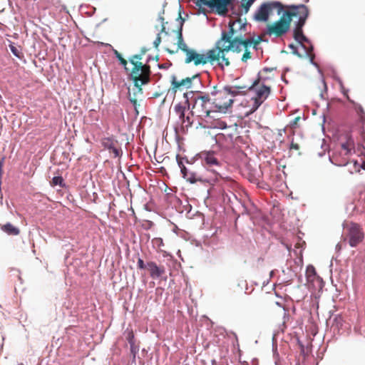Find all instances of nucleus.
Instances as JSON below:
<instances>
[{"mask_svg":"<svg viewBox=\"0 0 365 365\" xmlns=\"http://www.w3.org/2000/svg\"><path fill=\"white\" fill-rule=\"evenodd\" d=\"M194 82H196L197 84L200 83L199 75L187 77L180 81H178L176 77L173 76L171 80V89L173 93H176L178 91H182L184 88H193Z\"/></svg>","mask_w":365,"mask_h":365,"instance_id":"9d476101","label":"nucleus"},{"mask_svg":"<svg viewBox=\"0 0 365 365\" xmlns=\"http://www.w3.org/2000/svg\"><path fill=\"white\" fill-rule=\"evenodd\" d=\"M102 145L113 155L114 158L119 157L122 153V150L118 147V141L112 138H103L102 140Z\"/></svg>","mask_w":365,"mask_h":365,"instance_id":"f8f14e48","label":"nucleus"},{"mask_svg":"<svg viewBox=\"0 0 365 365\" xmlns=\"http://www.w3.org/2000/svg\"><path fill=\"white\" fill-rule=\"evenodd\" d=\"M289 48L292 50V53L299 57H302V54L298 52L297 48L294 44H289Z\"/></svg>","mask_w":365,"mask_h":365,"instance_id":"bb28decb","label":"nucleus"},{"mask_svg":"<svg viewBox=\"0 0 365 365\" xmlns=\"http://www.w3.org/2000/svg\"><path fill=\"white\" fill-rule=\"evenodd\" d=\"M130 78L133 81L134 86L132 90L129 89L128 98L135 108L138 105V96L143 94L142 86L148 83L150 78L148 77V71L143 73V70H139L135 67L131 70Z\"/></svg>","mask_w":365,"mask_h":365,"instance_id":"0eeeda50","label":"nucleus"},{"mask_svg":"<svg viewBox=\"0 0 365 365\" xmlns=\"http://www.w3.org/2000/svg\"><path fill=\"white\" fill-rule=\"evenodd\" d=\"M165 31V26H163L162 29H161V31L163 32V31Z\"/></svg>","mask_w":365,"mask_h":365,"instance_id":"58836bf2","label":"nucleus"},{"mask_svg":"<svg viewBox=\"0 0 365 365\" xmlns=\"http://www.w3.org/2000/svg\"><path fill=\"white\" fill-rule=\"evenodd\" d=\"M258 81L259 80L255 81L252 87V89H255L256 91V96L252 98L254 101V110H257L259 107L270 93V88L269 86L262 85L259 87H257Z\"/></svg>","mask_w":365,"mask_h":365,"instance_id":"9b49d317","label":"nucleus"},{"mask_svg":"<svg viewBox=\"0 0 365 365\" xmlns=\"http://www.w3.org/2000/svg\"><path fill=\"white\" fill-rule=\"evenodd\" d=\"M125 339L130 344V351L134 355L138 352V348L135 344V336L132 329H127L125 331Z\"/></svg>","mask_w":365,"mask_h":365,"instance_id":"a211bd4d","label":"nucleus"},{"mask_svg":"<svg viewBox=\"0 0 365 365\" xmlns=\"http://www.w3.org/2000/svg\"><path fill=\"white\" fill-rule=\"evenodd\" d=\"M191 93H195L190 111L191 115H196L201 119L205 118H214L215 116L211 115V113H215V111L212 110L210 94L198 91H192Z\"/></svg>","mask_w":365,"mask_h":365,"instance_id":"423d86ee","label":"nucleus"},{"mask_svg":"<svg viewBox=\"0 0 365 365\" xmlns=\"http://www.w3.org/2000/svg\"><path fill=\"white\" fill-rule=\"evenodd\" d=\"M182 24H181L180 28L178 30V48L182 50L185 55L187 56L188 54V51H190L192 49L189 48L186 43L184 42L182 38Z\"/></svg>","mask_w":365,"mask_h":365,"instance_id":"412c9836","label":"nucleus"},{"mask_svg":"<svg viewBox=\"0 0 365 365\" xmlns=\"http://www.w3.org/2000/svg\"><path fill=\"white\" fill-rule=\"evenodd\" d=\"M300 120V117H296L292 123H291V125L292 127H295V125L297 124V122Z\"/></svg>","mask_w":365,"mask_h":365,"instance_id":"e433bc0d","label":"nucleus"},{"mask_svg":"<svg viewBox=\"0 0 365 365\" xmlns=\"http://www.w3.org/2000/svg\"><path fill=\"white\" fill-rule=\"evenodd\" d=\"M343 93L344 96H346L347 100L351 102V103H353V105L354 106V108L356 110V112L357 113L360 120L364 122L365 121V112L362 108V106L358 103H356L355 102H354L352 100H351L349 97V96L347 95V91H345L344 89L343 90Z\"/></svg>","mask_w":365,"mask_h":365,"instance_id":"aec40b11","label":"nucleus"},{"mask_svg":"<svg viewBox=\"0 0 365 365\" xmlns=\"http://www.w3.org/2000/svg\"><path fill=\"white\" fill-rule=\"evenodd\" d=\"M237 24L240 26V30L245 29V24H242V19L239 18L234 21H230L229 31H223L221 34H225L227 36L230 41L227 43L228 44H232V47L229 49V51L240 53L242 50L245 51L241 60L243 62H247L252 57L249 48L251 46L255 48L259 43V40H255L253 38H245L242 32L235 28Z\"/></svg>","mask_w":365,"mask_h":365,"instance_id":"7ed1b4c3","label":"nucleus"},{"mask_svg":"<svg viewBox=\"0 0 365 365\" xmlns=\"http://www.w3.org/2000/svg\"><path fill=\"white\" fill-rule=\"evenodd\" d=\"M18 365H24L23 363H19Z\"/></svg>","mask_w":365,"mask_h":365,"instance_id":"ea45409f","label":"nucleus"},{"mask_svg":"<svg viewBox=\"0 0 365 365\" xmlns=\"http://www.w3.org/2000/svg\"><path fill=\"white\" fill-rule=\"evenodd\" d=\"M345 230L344 241H348L351 247H356L363 241L364 233L359 224L351 222L346 225Z\"/></svg>","mask_w":365,"mask_h":365,"instance_id":"1a4fd4ad","label":"nucleus"},{"mask_svg":"<svg viewBox=\"0 0 365 365\" xmlns=\"http://www.w3.org/2000/svg\"><path fill=\"white\" fill-rule=\"evenodd\" d=\"M210 94V98L215 112L225 113L229 108H231L233 103V98L237 95L235 90L231 88L225 87L222 89H217L214 87L213 91Z\"/></svg>","mask_w":365,"mask_h":365,"instance_id":"20e7f679","label":"nucleus"},{"mask_svg":"<svg viewBox=\"0 0 365 365\" xmlns=\"http://www.w3.org/2000/svg\"><path fill=\"white\" fill-rule=\"evenodd\" d=\"M287 8L289 10L284 11L278 21L267 25V33L269 35H274L276 37L283 36L289 31L292 18L297 17L298 21L295 24L293 37L304 49L307 56L312 62L314 58L313 46L302 31L309 16L308 8L304 4L288 6Z\"/></svg>","mask_w":365,"mask_h":365,"instance_id":"f257e3e1","label":"nucleus"},{"mask_svg":"<svg viewBox=\"0 0 365 365\" xmlns=\"http://www.w3.org/2000/svg\"><path fill=\"white\" fill-rule=\"evenodd\" d=\"M341 148L346 155L349 154L351 150L354 149V140L351 138H349L346 143L341 145Z\"/></svg>","mask_w":365,"mask_h":365,"instance_id":"4be33fe9","label":"nucleus"},{"mask_svg":"<svg viewBox=\"0 0 365 365\" xmlns=\"http://www.w3.org/2000/svg\"><path fill=\"white\" fill-rule=\"evenodd\" d=\"M230 41L225 34H221V37L216 41L215 46L207 51L206 53H200L195 50L192 49L188 51L185 62L190 63L192 62L195 66L216 63L222 69L230 66L231 62L227 56L229 49L232 47V44L227 43Z\"/></svg>","mask_w":365,"mask_h":365,"instance_id":"f03ea898","label":"nucleus"},{"mask_svg":"<svg viewBox=\"0 0 365 365\" xmlns=\"http://www.w3.org/2000/svg\"><path fill=\"white\" fill-rule=\"evenodd\" d=\"M115 53L116 55V57L120 61V63L123 66H126L127 61L124 58L122 57L121 54L120 53H118L117 51H115Z\"/></svg>","mask_w":365,"mask_h":365,"instance_id":"c85d7f7f","label":"nucleus"},{"mask_svg":"<svg viewBox=\"0 0 365 365\" xmlns=\"http://www.w3.org/2000/svg\"><path fill=\"white\" fill-rule=\"evenodd\" d=\"M182 124H185L186 127H190L192 125V120H191L189 115L185 117V120L181 121Z\"/></svg>","mask_w":365,"mask_h":365,"instance_id":"c756f323","label":"nucleus"},{"mask_svg":"<svg viewBox=\"0 0 365 365\" xmlns=\"http://www.w3.org/2000/svg\"><path fill=\"white\" fill-rule=\"evenodd\" d=\"M202 4L210 7H216L220 13L227 11V6L231 0H197Z\"/></svg>","mask_w":365,"mask_h":365,"instance_id":"ddd939ff","label":"nucleus"},{"mask_svg":"<svg viewBox=\"0 0 365 365\" xmlns=\"http://www.w3.org/2000/svg\"><path fill=\"white\" fill-rule=\"evenodd\" d=\"M215 127H217L221 129H224L227 128V125L224 121H217L216 122V125H215Z\"/></svg>","mask_w":365,"mask_h":365,"instance_id":"473e14b6","label":"nucleus"},{"mask_svg":"<svg viewBox=\"0 0 365 365\" xmlns=\"http://www.w3.org/2000/svg\"><path fill=\"white\" fill-rule=\"evenodd\" d=\"M145 51H142L141 54H135L131 57L130 59V62L133 64V67L132 69H134L135 67L139 68V70H143V72L148 71V77L150 78V67L149 65L143 64L140 61L142 58V55L145 53Z\"/></svg>","mask_w":365,"mask_h":365,"instance_id":"4468645a","label":"nucleus"},{"mask_svg":"<svg viewBox=\"0 0 365 365\" xmlns=\"http://www.w3.org/2000/svg\"><path fill=\"white\" fill-rule=\"evenodd\" d=\"M137 264L138 269H143L145 267L147 268V266L145 264L144 261L141 258H138Z\"/></svg>","mask_w":365,"mask_h":365,"instance_id":"2f4dec72","label":"nucleus"},{"mask_svg":"<svg viewBox=\"0 0 365 365\" xmlns=\"http://www.w3.org/2000/svg\"><path fill=\"white\" fill-rule=\"evenodd\" d=\"M306 273L309 279L312 277L314 278L317 274L315 268L312 265L307 267Z\"/></svg>","mask_w":365,"mask_h":365,"instance_id":"393cba45","label":"nucleus"},{"mask_svg":"<svg viewBox=\"0 0 365 365\" xmlns=\"http://www.w3.org/2000/svg\"><path fill=\"white\" fill-rule=\"evenodd\" d=\"M181 173L182 175V177L190 183H195L196 182H205V179H202L201 178H197L196 176V174L192 171H190L189 169H187L186 167H182Z\"/></svg>","mask_w":365,"mask_h":365,"instance_id":"dca6fc26","label":"nucleus"},{"mask_svg":"<svg viewBox=\"0 0 365 365\" xmlns=\"http://www.w3.org/2000/svg\"><path fill=\"white\" fill-rule=\"evenodd\" d=\"M199 158L202 162L204 166L207 168V172L212 175L208 176L205 181L210 184H214L220 180V179L228 181L230 179L228 177H223L220 169L221 168L220 163L215 156L213 151H202L199 154Z\"/></svg>","mask_w":365,"mask_h":365,"instance_id":"39448f33","label":"nucleus"},{"mask_svg":"<svg viewBox=\"0 0 365 365\" xmlns=\"http://www.w3.org/2000/svg\"><path fill=\"white\" fill-rule=\"evenodd\" d=\"M10 49L14 56H16L18 58H21V53L19 51V50L16 46L11 45Z\"/></svg>","mask_w":365,"mask_h":365,"instance_id":"a878e982","label":"nucleus"},{"mask_svg":"<svg viewBox=\"0 0 365 365\" xmlns=\"http://www.w3.org/2000/svg\"><path fill=\"white\" fill-rule=\"evenodd\" d=\"M1 230L9 235L16 236L20 234V230L10 222L0 225Z\"/></svg>","mask_w":365,"mask_h":365,"instance_id":"6ab92c4d","label":"nucleus"},{"mask_svg":"<svg viewBox=\"0 0 365 365\" xmlns=\"http://www.w3.org/2000/svg\"><path fill=\"white\" fill-rule=\"evenodd\" d=\"M161 43V37L160 34H158L157 37L155 38V41H153V45L155 48H158L160 43Z\"/></svg>","mask_w":365,"mask_h":365,"instance_id":"7c9ffc66","label":"nucleus"},{"mask_svg":"<svg viewBox=\"0 0 365 365\" xmlns=\"http://www.w3.org/2000/svg\"><path fill=\"white\" fill-rule=\"evenodd\" d=\"M255 1V0H253V2Z\"/></svg>","mask_w":365,"mask_h":365,"instance_id":"79ce46f5","label":"nucleus"},{"mask_svg":"<svg viewBox=\"0 0 365 365\" xmlns=\"http://www.w3.org/2000/svg\"><path fill=\"white\" fill-rule=\"evenodd\" d=\"M189 107L190 103L187 98L184 104L178 103L174 106V111L180 121L185 120V111L187 109H189Z\"/></svg>","mask_w":365,"mask_h":365,"instance_id":"f3484780","label":"nucleus"},{"mask_svg":"<svg viewBox=\"0 0 365 365\" xmlns=\"http://www.w3.org/2000/svg\"><path fill=\"white\" fill-rule=\"evenodd\" d=\"M242 1H245L241 4V7L242 9V12L247 14L253 4V0H242Z\"/></svg>","mask_w":365,"mask_h":365,"instance_id":"b1692460","label":"nucleus"},{"mask_svg":"<svg viewBox=\"0 0 365 365\" xmlns=\"http://www.w3.org/2000/svg\"><path fill=\"white\" fill-rule=\"evenodd\" d=\"M275 9H277V14L279 15L283 11L284 5L279 1H269L262 4L255 14V19L257 21H267L269 14Z\"/></svg>","mask_w":365,"mask_h":365,"instance_id":"6e6552de","label":"nucleus"},{"mask_svg":"<svg viewBox=\"0 0 365 365\" xmlns=\"http://www.w3.org/2000/svg\"><path fill=\"white\" fill-rule=\"evenodd\" d=\"M361 168L365 170V162L363 163Z\"/></svg>","mask_w":365,"mask_h":365,"instance_id":"4c0bfd02","label":"nucleus"},{"mask_svg":"<svg viewBox=\"0 0 365 365\" xmlns=\"http://www.w3.org/2000/svg\"><path fill=\"white\" fill-rule=\"evenodd\" d=\"M153 243L159 247L164 245L163 240L160 237L154 238L153 240Z\"/></svg>","mask_w":365,"mask_h":365,"instance_id":"cd10ccee","label":"nucleus"},{"mask_svg":"<svg viewBox=\"0 0 365 365\" xmlns=\"http://www.w3.org/2000/svg\"><path fill=\"white\" fill-rule=\"evenodd\" d=\"M242 23L245 24V29H240V26H239V24H237L235 26V28L237 30H238L239 31H241V32H242V36L244 37V33L246 31L247 24H246V23H243L242 21Z\"/></svg>","mask_w":365,"mask_h":365,"instance_id":"72a5a7b5","label":"nucleus"},{"mask_svg":"<svg viewBox=\"0 0 365 365\" xmlns=\"http://www.w3.org/2000/svg\"><path fill=\"white\" fill-rule=\"evenodd\" d=\"M290 149L291 150H299V145L298 143H294L293 141L291 143V145H290Z\"/></svg>","mask_w":365,"mask_h":365,"instance_id":"f704fd0d","label":"nucleus"},{"mask_svg":"<svg viewBox=\"0 0 365 365\" xmlns=\"http://www.w3.org/2000/svg\"><path fill=\"white\" fill-rule=\"evenodd\" d=\"M177 161H178V164L180 168V170H182V168L185 167V166L184 165V164L179 155H177Z\"/></svg>","mask_w":365,"mask_h":365,"instance_id":"c9c22d12","label":"nucleus"},{"mask_svg":"<svg viewBox=\"0 0 365 365\" xmlns=\"http://www.w3.org/2000/svg\"><path fill=\"white\" fill-rule=\"evenodd\" d=\"M187 93H185V96L187 98Z\"/></svg>","mask_w":365,"mask_h":365,"instance_id":"a19ab883","label":"nucleus"},{"mask_svg":"<svg viewBox=\"0 0 365 365\" xmlns=\"http://www.w3.org/2000/svg\"><path fill=\"white\" fill-rule=\"evenodd\" d=\"M147 269L150 272L152 278L155 279L161 277L165 273L163 267H158L155 262H148L146 264Z\"/></svg>","mask_w":365,"mask_h":365,"instance_id":"2eb2a0df","label":"nucleus"},{"mask_svg":"<svg viewBox=\"0 0 365 365\" xmlns=\"http://www.w3.org/2000/svg\"><path fill=\"white\" fill-rule=\"evenodd\" d=\"M50 185L52 187L59 185L60 187H63L65 186V184L63 182V179L61 176H56V177L53 178V179L50 182Z\"/></svg>","mask_w":365,"mask_h":365,"instance_id":"5701e85b","label":"nucleus"}]
</instances>
